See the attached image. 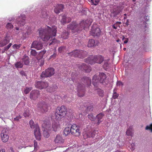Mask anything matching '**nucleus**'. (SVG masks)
Instances as JSON below:
<instances>
[{
	"mask_svg": "<svg viewBox=\"0 0 152 152\" xmlns=\"http://www.w3.org/2000/svg\"><path fill=\"white\" fill-rule=\"evenodd\" d=\"M57 27L54 26L50 28L46 26L45 28H41L39 29L40 37L44 41H47L50 38L56 35Z\"/></svg>",
	"mask_w": 152,
	"mask_h": 152,
	"instance_id": "1",
	"label": "nucleus"
},
{
	"mask_svg": "<svg viewBox=\"0 0 152 152\" xmlns=\"http://www.w3.org/2000/svg\"><path fill=\"white\" fill-rule=\"evenodd\" d=\"M92 22L91 19H88L85 21L83 20L79 24L74 21L68 26L67 28L72 30L73 32H78L83 29H85L86 28L88 27Z\"/></svg>",
	"mask_w": 152,
	"mask_h": 152,
	"instance_id": "2",
	"label": "nucleus"
},
{
	"mask_svg": "<svg viewBox=\"0 0 152 152\" xmlns=\"http://www.w3.org/2000/svg\"><path fill=\"white\" fill-rule=\"evenodd\" d=\"M67 112V109L65 106L62 105L57 107L56 110L55 119L57 121H60L66 115Z\"/></svg>",
	"mask_w": 152,
	"mask_h": 152,
	"instance_id": "3",
	"label": "nucleus"
},
{
	"mask_svg": "<svg viewBox=\"0 0 152 152\" xmlns=\"http://www.w3.org/2000/svg\"><path fill=\"white\" fill-rule=\"evenodd\" d=\"M104 61V58L100 55L91 56L86 59L85 61L91 65L95 63L101 64Z\"/></svg>",
	"mask_w": 152,
	"mask_h": 152,
	"instance_id": "4",
	"label": "nucleus"
},
{
	"mask_svg": "<svg viewBox=\"0 0 152 152\" xmlns=\"http://www.w3.org/2000/svg\"><path fill=\"white\" fill-rule=\"evenodd\" d=\"M30 127L32 129H34V134L36 139L38 140L41 139V134L38 125L37 124H34V121L31 120L29 122Z\"/></svg>",
	"mask_w": 152,
	"mask_h": 152,
	"instance_id": "5",
	"label": "nucleus"
},
{
	"mask_svg": "<svg viewBox=\"0 0 152 152\" xmlns=\"http://www.w3.org/2000/svg\"><path fill=\"white\" fill-rule=\"evenodd\" d=\"M42 126L44 129L43 135L45 138H48L49 136V131L50 130L51 124L50 122L47 120L43 121L42 122Z\"/></svg>",
	"mask_w": 152,
	"mask_h": 152,
	"instance_id": "6",
	"label": "nucleus"
},
{
	"mask_svg": "<svg viewBox=\"0 0 152 152\" xmlns=\"http://www.w3.org/2000/svg\"><path fill=\"white\" fill-rule=\"evenodd\" d=\"M69 54V55L73 56L74 57L83 58L86 56L87 53L86 51L82 50H75Z\"/></svg>",
	"mask_w": 152,
	"mask_h": 152,
	"instance_id": "7",
	"label": "nucleus"
},
{
	"mask_svg": "<svg viewBox=\"0 0 152 152\" xmlns=\"http://www.w3.org/2000/svg\"><path fill=\"white\" fill-rule=\"evenodd\" d=\"M55 73V70L53 68L49 67L43 71L41 75V77H47L53 75Z\"/></svg>",
	"mask_w": 152,
	"mask_h": 152,
	"instance_id": "8",
	"label": "nucleus"
},
{
	"mask_svg": "<svg viewBox=\"0 0 152 152\" xmlns=\"http://www.w3.org/2000/svg\"><path fill=\"white\" fill-rule=\"evenodd\" d=\"M71 134L75 136H79L80 134V126L75 124H71Z\"/></svg>",
	"mask_w": 152,
	"mask_h": 152,
	"instance_id": "9",
	"label": "nucleus"
},
{
	"mask_svg": "<svg viewBox=\"0 0 152 152\" xmlns=\"http://www.w3.org/2000/svg\"><path fill=\"white\" fill-rule=\"evenodd\" d=\"M37 107L42 112H46L48 110V106L45 102L42 101L39 102L37 105Z\"/></svg>",
	"mask_w": 152,
	"mask_h": 152,
	"instance_id": "10",
	"label": "nucleus"
},
{
	"mask_svg": "<svg viewBox=\"0 0 152 152\" xmlns=\"http://www.w3.org/2000/svg\"><path fill=\"white\" fill-rule=\"evenodd\" d=\"M107 77L106 75L104 73H99V82L103 85L106 84L108 83Z\"/></svg>",
	"mask_w": 152,
	"mask_h": 152,
	"instance_id": "11",
	"label": "nucleus"
},
{
	"mask_svg": "<svg viewBox=\"0 0 152 152\" xmlns=\"http://www.w3.org/2000/svg\"><path fill=\"white\" fill-rule=\"evenodd\" d=\"M77 86L78 92V95L79 97H83L84 95L85 92V88L84 85L78 83Z\"/></svg>",
	"mask_w": 152,
	"mask_h": 152,
	"instance_id": "12",
	"label": "nucleus"
},
{
	"mask_svg": "<svg viewBox=\"0 0 152 152\" xmlns=\"http://www.w3.org/2000/svg\"><path fill=\"white\" fill-rule=\"evenodd\" d=\"M43 46L42 43L41 41H35L32 42L31 48H34L38 50L42 49Z\"/></svg>",
	"mask_w": 152,
	"mask_h": 152,
	"instance_id": "13",
	"label": "nucleus"
},
{
	"mask_svg": "<svg viewBox=\"0 0 152 152\" xmlns=\"http://www.w3.org/2000/svg\"><path fill=\"white\" fill-rule=\"evenodd\" d=\"M26 17L25 15H21L16 19V23L18 25L23 26L25 23Z\"/></svg>",
	"mask_w": 152,
	"mask_h": 152,
	"instance_id": "14",
	"label": "nucleus"
},
{
	"mask_svg": "<svg viewBox=\"0 0 152 152\" xmlns=\"http://www.w3.org/2000/svg\"><path fill=\"white\" fill-rule=\"evenodd\" d=\"M99 45V42L98 40H95L93 39H91L89 40L87 46L88 47L94 48Z\"/></svg>",
	"mask_w": 152,
	"mask_h": 152,
	"instance_id": "15",
	"label": "nucleus"
},
{
	"mask_svg": "<svg viewBox=\"0 0 152 152\" xmlns=\"http://www.w3.org/2000/svg\"><path fill=\"white\" fill-rule=\"evenodd\" d=\"M1 137L2 141L4 142H7L9 138V135H8L7 133L5 130H3L1 134Z\"/></svg>",
	"mask_w": 152,
	"mask_h": 152,
	"instance_id": "16",
	"label": "nucleus"
},
{
	"mask_svg": "<svg viewBox=\"0 0 152 152\" xmlns=\"http://www.w3.org/2000/svg\"><path fill=\"white\" fill-rule=\"evenodd\" d=\"M39 94V93L38 90H33L30 93V98L31 99L35 100L38 98Z\"/></svg>",
	"mask_w": 152,
	"mask_h": 152,
	"instance_id": "17",
	"label": "nucleus"
},
{
	"mask_svg": "<svg viewBox=\"0 0 152 152\" xmlns=\"http://www.w3.org/2000/svg\"><path fill=\"white\" fill-rule=\"evenodd\" d=\"M79 68L81 70H84L86 72H90L91 71V67L87 66L86 64H82L78 66Z\"/></svg>",
	"mask_w": 152,
	"mask_h": 152,
	"instance_id": "18",
	"label": "nucleus"
},
{
	"mask_svg": "<svg viewBox=\"0 0 152 152\" xmlns=\"http://www.w3.org/2000/svg\"><path fill=\"white\" fill-rule=\"evenodd\" d=\"M128 139V140H127L125 142H124V145L127 144L128 147L132 151L134 150L135 149V143L132 142L131 143V142H129V141H131V139Z\"/></svg>",
	"mask_w": 152,
	"mask_h": 152,
	"instance_id": "19",
	"label": "nucleus"
},
{
	"mask_svg": "<svg viewBox=\"0 0 152 152\" xmlns=\"http://www.w3.org/2000/svg\"><path fill=\"white\" fill-rule=\"evenodd\" d=\"M101 33V31L99 28H96L94 29H92L91 31V34L94 36H99Z\"/></svg>",
	"mask_w": 152,
	"mask_h": 152,
	"instance_id": "20",
	"label": "nucleus"
},
{
	"mask_svg": "<svg viewBox=\"0 0 152 152\" xmlns=\"http://www.w3.org/2000/svg\"><path fill=\"white\" fill-rule=\"evenodd\" d=\"M54 141L56 143L62 144L64 142V140L61 136L59 135H57L54 139Z\"/></svg>",
	"mask_w": 152,
	"mask_h": 152,
	"instance_id": "21",
	"label": "nucleus"
},
{
	"mask_svg": "<svg viewBox=\"0 0 152 152\" xmlns=\"http://www.w3.org/2000/svg\"><path fill=\"white\" fill-rule=\"evenodd\" d=\"M64 8V6L62 4H58L56 6L54 12L56 14H58L62 11Z\"/></svg>",
	"mask_w": 152,
	"mask_h": 152,
	"instance_id": "22",
	"label": "nucleus"
},
{
	"mask_svg": "<svg viewBox=\"0 0 152 152\" xmlns=\"http://www.w3.org/2000/svg\"><path fill=\"white\" fill-rule=\"evenodd\" d=\"M71 124H69L66 127L64 130V135L66 136L69 135L70 133H71Z\"/></svg>",
	"mask_w": 152,
	"mask_h": 152,
	"instance_id": "23",
	"label": "nucleus"
},
{
	"mask_svg": "<svg viewBox=\"0 0 152 152\" xmlns=\"http://www.w3.org/2000/svg\"><path fill=\"white\" fill-rule=\"evenodd\" d=\"M104 115V114L102 113H99L96 115L95 118V120L97 121V124L98 125L102 121V120H101L102 119Z\"/></svg>",
	"mask_w": 152,
	"mask_h": 152,
	"instance_id": "24",
	"label": "nucleus"
},
{
	"mask_svg": "<svg viewBox=\"0 0 152 152\" xmlns=\"http://www.w3.org/2000/svg\"><path fill=\"white\" fill-rule=\"evenodd\" d=\"M99 82V78L97 76L95 75L92 79V83L94 86L97 87Z\"/></svg>",
	"mask_w": 152,
	"mask_h": 152,
	"instance_id": "25",
	"label": "nucleus"
},
{
	"mask_svg": "<svg viewBox=\"0 0 152 152\" xmlns=\"http://www.w3.org/2000/svg\"><path fill=\"white\" fill-rule=\"evenodd\" d=\"M52 128L53 130L56 132L60 129V125L58 123L54 122L52 124Z\"/></svg>",
	"mask_w": 152,
	"mask_h": 152,
	"instance_id": "26",
	"label": "nucleus"
},
{
	"mask_svg": "<svg viewBox=\"0 0 152 152\" xmlns=\"http://www.w3.org/2000/svg\"><path fill=\"white\" fill-rule=\"evenodd\" d=\"M98 133V131L94 130L92 132H87L86 133V135L88 137H94Z\"/></svg>",
	"mask_w": 152,
	"mask_h": 152,
	"instance_id": "27",
	"label": "nucleus"
},
{
	"mask_svg": "<svg viewBox=\"0 0 152 152\" xmlns=\"http://www.w3.org/2000/svg\"><path fill=\"white\" fill-rule=\"evenodd\" d=\"M82 80L88 86H90L91 84V80L89 77H84L82 79Z\"/></svg>",
	"mask_w": 152,
	"mask_h": 152,
	"instance_id": "28",
	"label": "nucleus"
},
{
	"mask_svg": "<svg viewBox=\"0 0 152 152\" xmlns=\"http://www.w3.org/2000/svg\"><path fill=\"white\" fill-rule=\"evenodd\" d=\"M71 21V19L69 17H66V16H63L61 20V22L63 24H64L66 23H68L70 22Z\"/></svg>",
	"mask_w": 152,
	"mask_h": 152,
	"instance_id": "29",
	"label": "nucleus"
},
{
	"mask_svg": "<svg viewBox=\"0 0 152 152\" xmlns=\"http://www.w3.org/2000/svg\"><path fill=\"white\" fill-rule=\"evenodd\" d=\"M126 134L127 136H130L131 137L133 136V132L132 128L131 127H129V128L127 129V130L126 132Z\"/></svg>",
	"mask_w": 152,
	"mask_h": 152,
	"instance_id": "30",
	"label": "nucleus"
},
{
	"mask_svg": "<svg viewBox=\"0 0 152 152\" xmlns=\"http://www.w3.org/2000/svg\"><path fill=\"white\" fill-rule=\"evenodd\" d=\"M59 97V96L57 95H52L51 96V99L50 100L52 102H57L58 101Z\"/></svg>",
	"mask_w": 152,
	"mask_h": 152,
	"instance_id": "31",
	"label": "nucleus"
},
{
	"mask_svg": "<svg viewBox=\"0 0 152 152\" xmlns=\"http://www.w3.org/2000/svg\"><path fill=\"white\" fill-rule=\"evenodd\" d=\"M41 17L42 18H46L48 17V13L47 11L45 10H43L41 12Z\"/></svg>",
	"mask_w": 152,
	"mask_h": 152,
	"instance_id": "32",
	"label": "nucleus"
},
{
	"mask_svg": "<svg viewBox=\"0 0 152 152\" xmlns=\"http://www.w3.org/2000/svg\"><path fill=\"white\" fill-rule=\"evenodd\" d=\"M69 33L68 32L65 31L63 32L61 35V37L64 39H66L68 37Z\"/></svg>",
	"mask_w": 152,
	"mask_h": 152,
	"instance_id": "33",
	"label": "nucleus"
},
{
	"mask_svg": "<svg viewBox=\"0 0 152 152\" xmlns=\"http://www.w3.org/2000/svg\"><path fill=\"white\" fill-rule=\"evenodd\" d=\"M23 66V63L20 61L17 62L15 64V67L17 68H22Z\"/></svg>",
	"mask_w": 152,
	"mask_h": 152,
	"instance_id": "34",
	"label": "nucleus"
},
{
	"mask_svg": "<svg viewBox=\"0 0 152 152\" xmlns=\"http://www.w3.org/2000/svg\"><path fill=\"white\" fill-rule=\"evenodd\" d=\"M23 61L26 65H28L29 63V59L28 56L26 57L23 59Z\"/></svg>",
	"mask_w": 152,
	"mask_h": 152,
	"instance_id": "35",
	"label": "nucleus"
},
{
	"mask_svg": "<svg viewBox=\"0 0 152 152\" xmlns=\"http://www.w3.org/2000/svg\"><path fill=\"white\" fill-rule=\"evenodd\" d=\"M35 86L37 88L40 89H42L41 81L37 82L35 83Z\"/></svg>",
	"mask_w": 152,
	"mask_h": 152,
	"instance_id": "36",
	"label": "nucleus"
},
{
	"mask_svg": "<svg viewBox=\"0 0 152 152\" xmlns=\"http://www.w3.org/2000/svg\"><path fill=\"white\" fill-rule=\"evenodd\" d=\"M88 117L92 121H94L95 120L96 118H95L94 116L92 113L89 114L88 115Z\"/></svg>",
	"mask_w": 152,
	"mask_h": 152,
	"instance_id": "37",
	"label": "nucleus"
},
{
	"mask_svg": "<svg viewBox=\"0 0 152 152\" xmlns=\"http://www.w3.org/2000/svg\"><path fill=\"white\" fill-rule=\"evenodd\" d=\"M42 89L47 88L48 86V84L46 82L41 81Z\"/></svg>",
	"mask_w": 152,
	"mask_h": 152,
	"instance_id": "38",
	"label": "nucleus"
},
{
	"mask_svg": "<svg viewBox=\"0 0 152 152\" xmlns=\"http://www.w3.org/2000/svg\"><path fill=\"white\" fill-rule=\"evenodd\" d=\"M97 94L99 96L102 97L104 95V91L100 89L97 90Z\"/></svg>",
	"mask_w": 152,
	"mask_h": 152,
	"instance_id": "39",
	"label": "nucleus"
},
{
	"mask_svg": "<svg viewBox=\"0 0 152 152\" xmlns=\"http://www.w3.org/2000/svg\"><path fill=\"white\" fill-rule=\"evenodd\" d=\"M9 42V41L7 39H5L3 40L1 42V46H3L6 45Z\"/></svg>",
	"mask_w": 152,
	"mask_h": 152,
	"instance_id": "40",
	"label": "nucleus"
},
{
	"mask_svg": "<svg viewBox=\"0 0 152 152\" xmlns=\"http://www.w3.org/2000/svg\"><path fill=\"white\" fill-rule=\"evenodd\" d=\"M13 25L10 23H8L6 26V28L7 29H10L13 28Z\"/></svg>",
	"mask_w": 152,
	"mask_h": 152,
	"instance_id": "41",
	"label": "nucleus"
},
{
	"mask_svg": "<svg viewBox=\"0 0 152 152\" xmlns=\"http://www.w3.org/2000/svg\"><path fill=\"white\" fill-rule=\"evenodd\" d=\"M146 130H149L152 132V123L151 124L147 126L145 128Z\"/></svg>",
	"mask_w": 152,
	"mask_h": 152,
	"instance_id": "42",
	"label": "nucleus"
},
{
	"mask_svg": "<svg viewBox=\"0 0 152 152\" xmlns=\"http://www.w3.org/2000/svg\"><path fill=\"white\" fill-rule=\"evenodd\" d=\"M118 96V94H117L115 91V89L114 90L113 94V98L114 99H115L117 98Z\"/></svg>",
	"mask_w": 152,
	"mask_h": 152,
	"instance_id": "43",
	"label": "nucleus"
},
{
	"mask_svg": "<svg viewBox=\"0 0 152 152\" xmlns=\"http://www.w3.org/2000/svg\"><path fill=\"white\" fill-rule=\"evenodd\" d=\"M31 89V88L27 87L24 91V93L26 94H27L29 92Z\"/></svg>",
	"mask_w": 152,
	"mask_h": 152,
	"instance_id": "44",
	"label": "nucleus"
},
{
	"mask_svg": "<svg viewBox=\"0 0 152 152\" xmlns=\"http://www.w3.org/2000/svg\"><path fill=\"white\" fill-rule=\"evenodd\" d=\"M66 47L61 46L58 48V51L60 53H61L62 51L66 49Z\"/></svg>",
	"mask_w": 152,
	"mask_h": 152,
	"instance_id": "45",
	"label": "nucleus"
},
{
	"mask_svg": "<svg viewBox=\"0 0 152 152\" xmlns=\"http://www.w3.org/2000/svg\"><path fill=\"white\" fill-rule=\"evenodd\" d=\"M91 1L93 4L96 5L98 4L100 0H91Z\"/></svg>",
	"mask_w": 152,
	"mask_h": 152,
	"instance_id": "46",
	"label": "nucleus"
},
{
	"mask_svg": "<svg viewBox=\"0 0 152 152\" xmlns=\"http://www.w3.org/2000/svg\"><path fill=\"white\" fill-rule=\"evenodd\" d=\"M21 46V45L20 44L19 45L14 44L13 45L12 47L13 48L15 49H18L20 48V47Z\"/></svg>",
	"mask_w": 152,
	"mask_h": 152,
	"instance_id": "47",
	"label": "nucleus"
},
{
	"mask_svg": "<svg viewBox=\"0 0 152 152\" xmlns=\"http://www.w3.org/2000/svg\"><path fill=\"white\" fill-rule=\"evenodd\" d=\"M37 52L35 50L31 49V55L33 56H35L37 54Z\"/></svg>",
	"mask_w": 152,
	"mask_h": 152,
	"instance_id": "48",
	"label": "nucleus"
},
{
	"mask_svg": "<svg viewBox=\"0 0 152 152\" xmlns=\"http://www.w3.org/2000/svg\"><path fill=\"white\" fill-rule=\"evenodd\" d=\"M110 66V64L107 63H105L104 64L103 67L104 68L106 69H107Z\"/></svg>",
	"mask_w": 152,
	"mask_h": 152,
	"instance_id": "49",
	"label": "nucleus"
},
{
	"mask_svg": "<svg viewBox=\"0 0 152 152\" xmlns=\"http://www.w3.org/2000/svg\"><path fill=\"white\" fill-rule=\"evenodd\" d=\"M34 150H37V142L35 140L34 141Z\"/></svg>",
	"mask_w": 152,
	"mask_h": 152,
	"instance_id": "50",
	"label": "nucleus"
},
{
	"mask_svg": "<svg viewBox=\"0 0 152 152\" xmlns=\"http://www.w3.org/2000/svg\"><path fill=\"white\" fill-rule=\"evenodd\" d=\"M17 151L15 148L11 147L10 148L9 152H17Z\"/></svg>",
	"mask_w": 152,
	"mask_h": 152,
	"instance_id": "51",
	"label": "nucleus"
},
{
	"mask_svg": "<svg viewBox=\"0 0 152 152\" xmlns=\"http://www.w3.org/2000/svg\"><path fill=\"white\" fill-rule=\"evenodd\" d=\"M56 56V54L55 53H54L53 54L51 55L49 58V59H53L55 58Z\"/></svg>",
	"mask_w": 152,
	"mask_h": 152,
	"instance_id": "52",
	"label": "nucleus"
},
{
	"mask_svg": "<svg viewBox=\"0 0 152 152\" xmlns=\"http://www.w3.org/2000/svg\"><path fill=\"white\" fill-rule=\"evenodd\" d=\"M23 115L25 117H29V112L27 111L23 113Z\"/></svg>",
	"mask_w": 152,
	"mask_h": 152,
	"instance_id": "53",
	"label": "nucleus"
},
{
	"mask_svg": "<svg viewBox=\"0 0 152 152\" xmlns=\"http://www.w3.org/2000/svg\"><path fill=\"white\" fill-rule=\"evenodd\" d=\"M22 118V117L20 116V115H19V116L16 117L15 118H14V120L18 121L19 120V119H20Z\"/></svg>",
	"mask_w": 152,
	"mask_h": 152,
	"instance_id": "54",
	"label": "nucleus"
},
{
	"mask_svg": "<svg viewBox=\"0 0 152 152\" xmlns=\"http://www.w3.org/2000/svg\"><path fill=\"white\" fill-rule=\"evenodd\" d=\"M12 43H10L6 47H5L4 50H7L9 49L10 48L11 46L12 45Z\"/></svg>",
	"mask_w": 152,
	"mask_h": 152,
	"instance_id": "55",
	"label": "nucleus"
},
{
	"mask_svg": "<svg viewBox=\"0 0 152 152\" xmlns=\"http://www.w3.org/2000/svg\"><path fill=\"white\" fill-rule=\"evenodd\" d=\"M87 109L90 111H92L93 110V107L92 105L90 106L87 107Z\"/></svg>",
	"mask_w": 152,
	"mask_h": 152,
	"instance_id": "56",
	"label": "nucleus"
},
{
	"mask_svg": "<svg viewBox=\"0 0 152 152\" xmlns=\"http://www.w3.org/2000/svg\"><path fill=\"white\" fill-rule=\"evenodd\" d=\"M123 84L122 82H121L120 81H118L117 83V86H122Z\"/></svg>",
	"mask_w": 152,
	"mask_h": 152,
	"instance_id": "57",
	"label": "nucleus"
},
{
	"mask_svg": "<svg viewBox=\"0 0 152 152\" xmlns=\"http://www.w3.org/2000/svg\"><path fill=\"white\" fill-rule=\"evenodd\" d=\"M144 18L146 21H148L149 19V18L148 16H145L144 17Z\"/></svg>",
	"mask_w": 152,
	"mask_h": 152,
	"instance_id": "58",
	"label": "nucleus"
},
{
	"mask_svg": "<svg viewBox=\"0 0 152 152\" xmlns=\"http://www.w3.org/2000/svg\"><path fill=\"white\" fill-rule=\"evenodd\" d=\"M20 74L22 75H25V72L23 71H20Z\"/></svg>",
	"mask_w": 152,
	"mask_h": 152,
	"instance_id": "59",
	"label": "nucleus"
},
{
	"mask_svg": "<svg viewBox=\"0 0 152 152\" xmlns=\"http://www.w3.org/2000/svg\"><path fill=\"white\" fill-rule=\"evenodd\" d=\"M44 64V61H42L40 64V66H42Z\"/></svg>",
	"mask_w": 152,
	"mask_h": 152,
	"instance_id": "60",
	"label": "nucleus"
},
{
	"mask_svg": "<svg viewBox=\"0 0 152 152\" xmlns=\"http://www.w3.org/2000/svg\"><path fill=\"white\" fill-rule=\"evenodd\" d=\"M128 41V39H126L124 41V43H126Z\"/></svg>",
	"mask_w": 152,
	"mask_h": 152,
	"instance_id": "61",
	"label": "nucleus"
},
{
	"mask_svg": "<svg viewBox=\"0 0 152 152\" xmlns=\"http://www.w3.org/2000/svg\"><path fill=\"white\" fill-rule=\"evenodd\" d=\"M129 20H126V22L125 23V24H126V26H128L129 25Z\"/></svg>",
	"mask_w": 152,
	"mask_h": 152,
	"instance_id": "62",
	"label": "nucleus"
},
{
	"mask_svg": "<svg viewBox=\"0 0 152 152\" xmlns=\"http://www.w3.org/2000/svg\"><path fill=\"white\" fill-rule=\"evenodd\" d=\"M55 39H53V40L52 42L50 43L49 45H51L53 44V43H54L53 41H55Z\"/></svg>",
	"mask_w": 152,
	"mask_h": 152,
	"instance_id": "63",
	"label": "nucleus"
},
{
	"mask_svg": "<svg viewBox=\"0 0 152 152\" xmlns=\"http://www.w3.org/2000/svg\"><path fill=\"white\" fill-rule=\"evenodd\" d=\"M113 28L115 29H117V27H116L115 25H114L113 26Z\"/></svg>",
	"mask_w": 152,
	"mask_h": 152,
	"instance_id": "64",
	"label": "nucleus"
}]
</instances>
